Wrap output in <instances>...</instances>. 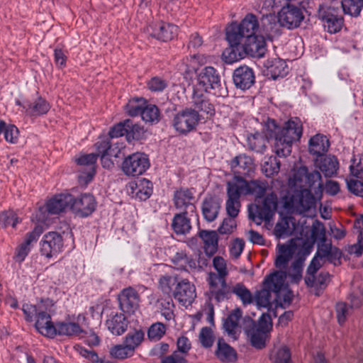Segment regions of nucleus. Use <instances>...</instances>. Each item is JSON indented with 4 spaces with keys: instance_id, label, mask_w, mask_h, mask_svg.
I'll list each match as a JSON object with an SVG mask.
<instances>
[{
    "instance_id": "1",
    "label": "nucleus",
    "mask_w": 363,
    "mask_h": 363,
    "mask_svg": "<svg viewBox=\"0 0 363 363\" xmlns=\"http://www.w3.org/2000/svg\"><path fill=\"white\" fill-rule=\"evenodd\" d=\"M298 241L300 239H291L286 244L277 245L278 254L274 264L279 269L272 271L262 281V286L271 290L276 296L281 308L288 306L292 301L293 294L286 281V272L283 269L286 268L289 262L297 252Z\"/></svg>"
},
{
    "instance_id": "2",
    "label": "nucleus",
    "mask_w": 363,
    "mask_h": 363,
    "mask_svg": "<svg viewBox=\"0 0 363 363\" xmlns=\"http://www.w3.org/2000/svg\"><path fill=\"white\" fill-rule=\"evenodd\" d=\"M204 93H211L217 96H225L226 89L221 86L220 76L211 66L204 67L198 75L197 84L194 89L192 103L199 111L212 115L214 109Z\"/></svg>"
},
{
    "instance_id": "3",
    "label": "nucleus",
    "mask_w": 363,
    "mask_h": 363,
    "mask_svg": "<svg viewBox=\"0 0 363 363\" xmlns=\"http://www.w3.org/2000/svg\"><path fill=\"white\" fill-rule=\"evenodd\" d=\"M267 128L269 136L274 139V152L280 157L291 154L293 144L299 140L303 133L301 122L297 118L287 121L281 126L277 125L274 120H269Z\"/></svg>"
},
{
    "instance_id": "4",
    "label": "nucleus",
    "mask_w": 363,
    "mask_h": 363,
    "mask_svg": "<svg viewBox=\"0 0 363 363\" xmlns=\"http://www.w3.org/2000/svg\"><path fill=\"white\" fill-rule=\"evenodd\" d=\"M272 15H266L262 19L261 25L258 18L253 13H247L241 21L231 23L226 28L225 35L232 37L233 40L242 41L260 33L272 37L278 33L277 25Z\"/></svg>"
},
{
    "instance_id": "5",
    "label": "nucleus",
    "mask_w": 363,
    "mask_h": 363,
    "mask_svg": "<svg viewBox=\"0 0 363 363\" xmlns=\"http://www.w3.org/2000/svg\"><path fill=\"white\" fill-rule=\"evenodd\" d=\"M54 303L52 301L47 299L41 301L37 305L25 304L23 306V311L26 315L28 321H32L33 318H36L35 328L43 335L48 337H54L56 335L55 327L50 315L45 310L51 311L48 307H52Z\"/></svg>"
},
{
    "instance_id": "6",
    "label": "nucleus",
    "mask_w": 363,
    "mask_h": 363,
    "mask_svg": "<svg viewBox=\"0 0 363 363\" xmlns=\"http://www.w3.org/2000/svg\"><path fill=\"white\" fill-rule=\"evenodd\" d=\"M278 206V198L276 194L269 191L266 194L262 204L248 206L249 218L257 225L263 221L270 225Z\"/></svg>"
},
{
    "instance_id": "7",
    "label": "nucleus",
    "mask_w": 363,
    "mask_h": 363,
    "mask_svg": "<svg viewBox=\"0 0 363 363\" xmlns=\"http://www.w3.org/2000/svg\"><path fill=\"white\" fill-rule=\"evenodd\" d=\"M281 6H264L269 10L280 8L277 13L278 22L281 26L289 29L299 26L303 19L301 4H285Z\"/></svg>"
},
{
    "instance_id": "8",
    "label": "nucleus",
    "mask_w": 363,
    "mask_h": 363,
    "mask_svg": "<svg viewBox=\"0 0 363 363\" xmlns=\"http://www.w3.org/2000/svg\"><path fill=\"white\" fill-rule=\"evenodd\" d=\"M242 196H254L256 199L262 198L269 192V186L267 182L259 179L247 181L242 177L234 176L231 180Z\"/></svg>"
},
{
    "instance_id": "9",
    "label": "nucleus",
    "mask_w": 363,
    "mask_h": 363,
    "mask_svg": "<svg viewBox=\"0 0 363 363\" xmlns=\"http://www.w3.org/2000/svg\"><path fill=\"white\" fill-rule=\"evenodd\" d=\"M72 195L69 194H60L48 199L45 203L39 207L40 219L45 220L50 215H57L64 212L68 207L70 208Z\"/></svg>"
},
{
    "instance_id": "10",
    "label": "nucleus",
    "mask_w": 363,
    "mask_h": 363,
    "mask_svg": "<svg viewBox=\"0 0 363 363\" xmlns=\"http://www.w3.org/2000/svg\"><path fill=\"white\" fill-rule=\"evenodd\" d=\"M226 277L225 276L216 274L213 272L208 274L206 280L208 284V291L207 295L209 301L215 299L219 303L225 298H228L231 291L226 283Z\"/></svg>"
},
{
    "instance_id": "11",
    "label": "nucleus",
    "mask_w": 363,
    "mask_h": 363,
    "mask_svg": "<svg viewBox=\"0 0 363 363\" xmlns=\"http://www.w3.org/2000/svg\"><path fill=\"white\" fill-rule=\"evenodd\" d=\"M150 167L147 157L141 152H135L126 157L121 163L122 172L128 177L143 174Z\"/></svg>"
},
{
    "instance_id": "12",
    "label": "nucleus",
    "mask_w": 363,
    "mask_h": 363,
    "mask_svg": "<svg viewBox=\"0 0 363 363\" xmlns=\"http://www.w3.org/2000/svg\"><path fill=\"white\" fill-rule=\"evenodd\" d=\"M200 117L198 112L191 108H186L175 114L173 126L181 134H186L196 128Z\"/></svg>"
},
{
    "instance_id": "13",
    "label": "nucleus",
    "mask_w": 363,
    "mask_h": 363,
    "mask_svg": "<svg viewBox=\"0 0 363 363\" xmlns=\"http://www.w3.org/2000/svg\"><path fill=\"white\" fill-rule=\"evenodd\" d=\"M264 34L260 33L255 36L240 41L245 56L260 58L267 52V44Z\"/></svg>"
},
{
    "instance_id": "14",
    "label": "nucleus",
    "mask_w": 363,
    "mask_h": 363,
    "mask_svg": "<svg viewBox=\"0 0 363 363\" xmlns=\"http://www.w3.org/2000/svg\"><path fill=\"white\" fill-rule=\"evenodd\" d=\"M96 201L94 196L84 194L77 198L72 196L70 203V209L77 216L86 217L91 215L96 209Z\"/></svg>"
},
{
    "instance_id": "15",
    "label": "nucleus",
    "mask_w": 363,
    "mask_h": 363,
    "mask_svg": "<svg viewBox=\"0 0 363 363\" xmlns=\"http://www.w3.org/2000/svg\"><path fill=\"white\" fill-rule=\"evenodd\" d=\"M267 327L264 329H256V323L250 318L244 319V330L250 339L251 345L257 349H262L266 345L267 335Z\"/></svg>"
},
{
    "instance_id": "16",
    "label": "nucleus",
    "mask_w": 363,
    "mask_h": 363,
    "mask_svg": "<svg viewBox=\"0 0 363 363\" xmlns=\"http://www.w3.org/2000/svg\"><path fill=\"white\" fill-rule=\"evenodd\" d=\"M147 30L152 36L162 41L172 40L178 33L177 26L164 22L152 23Z\"/></svg>"
},
{
    "instance_id": "17",
    "label": "nucleus",
    "mask_w": 363,
    "mask_h": 363,
    "mask_svg": "<svg viewBox=\"0 0 363 363\" xmlns=\"http://www.w3.org/2000/svg\"><path fill=\"white\" fill-rule=\"evenodd\" d=\"M226 213L230 217H238L241 208L240 197L242 196L232 181L227 183Z\"/></svg>"
},
{
    "instance_id": "18",
    "label": "nucleus",
    "mask_w": 363,
    "mask_h": 363,
    "mask_svg": "<svg viewBox=\"0 0 363 363\" xmlns=\"http://www.w3.org/2000/svg\"><path fill=\"white\" fill-rule=\"evenodd\" d=\"M119 305L126 313H133L139 308L140 296L132 287L124 289L118 294Z\"/></svg>"
},
{
    "instance_id": "19",
    "label": "nucleus",
    "mask_w": 363,
    "mask_h": 363,
    "mask_svg": "<svg viewBox=\"0 0 363 363\" xmlns=\"http://www.w3.org/2000/svg\"><path fill=\"white\" fill-rule=\"evenodd\" d=\"M174 297L182 306H190L196 297V288L187 280L179 281L174 292Z\"/></svg>"
},
{
    "instance_id": "20",
    "label": "nucleus",
    "mask_w": 363,
    "mask_h": 363,
    "mask_svg": "<svg viewBox=\"0 0 363 363\" xmlns=\"http://www.w3.org/2000/svg\"><path fill=\"white\" fill-rule=\"evenodd\" d=\"M43 232V227L36 225L31 232L26 235L24 241L16 250L14 259L16 262H22L25 259L30 251L32 244L37 242Z\"/></svg>"
},
{
    "instance_id": "21",
    "label": "nucleus",
    "mask_w": 363,
    "mask_h": 363,
    "mask_svg": "<svg viewBox=\"0 0 363 363\" xmlns=\"http://www.w3.org/2000/svg\"><path fill=\"white\" fill-rule=\"evenodd\" d=\"M230 167L235 176L249 177L255 170L253 159L245 154L234 157L230 162Z\"/></svg>"
},
{
    "instance_id": "22",
    "label": "nucleus",
    "mask_w": 363,
    "mask_h": 363,
    "mask_svg": "<svg viewBox=\"0 0 363 363\" xmlns=\"http://www.w3.org/2000/svg\"><path fill=\"white\" fill-rule=\"evenodd\" d=\"M62 247V236L56 232L48 233L41 241V252L47 257H51L57 254Z\"/></svg>"
},
{
    "instance_id": "23",
    "label": "nucleus",
    "mask_w": 363,
    "mask_h": 363,
    "mask_svg": "<svg viewBox=\"0 0 363 363\" xmlns=\"http://www.w3.org/2000/svg\"><path fill=\"white\" fill-rule=\"evenodd\" d=\"M193 193L188 189H180L174 193V201L177 209L181 211H188L191 216L196 213V206L193 203Z\"/></svg>"
},
{
    "instance_id": "24",
    "label": "nucleus",
    "mask_w": 363,
    "mask_h": 363,
    "mask_svg": "<svg viewBox=\"0 0 363 363\" xmlns=\"http://www.w3.org/2000/svg\"><path fill=\"white\" fill-rule=\"evenodd\" d=\"M292 207L300 213H304L315 208V199L308 189L298 191L291 199Z\"/></svg>"
},
{
    "instance_id": "25",
    "label": "nucleus",
    "mask_w": 363,
    "mask_h": 363,
    "mask_svg": "<svg viewBox=\"0 0 363 363\" xmlns=\"http://www.w3.org/2000/svg\"><path fill=\"white\" fill-rule=\"evenodd\" d=\"M97 158L98 155L90 153L82 155L75 159V162L79 166L88 168L86 173H81L79 177L82 182L86 184L93 179L95 174V163Z\"/></svg>"
},
{
    "instance_id": "26",
    "label": "nucleus",
    "mask_w": 363,
    "mask_h": 363,
    "mask_svg": "<svg viewBox=\"0 0 363 363\" xmlns=\"http://www.w3.org/2000/svg\"><path fill=\"white\" fill-rule=\"evenodd\" d=\"M315 166L325 177L335 176L339 169L337 159L333 155L318 157L314 161Z\"/></svg>"
},
{
    "instance_id": "27",
    "label": "nucleus",
    "mask_w": 363,
    "mask_h": 363,
    "mask_svg": "<svg viewBox=\"0 0 363 363\" xmlns=\"http://www.w3.org/2000/svg\"><path fill=\"white\" fill-rule=\"evenodd\" d=\"M226 39L230 46L225 48L223 52V60L227 64H232L243 59L245 56L240 42L235 40H233L232 37L228 35H226Z\"/></svg>"
},
{
    "instance_id": "28",
    "label": "nucleus",
    "mask_w": 363,
    "mask_h": 363,
    "mask_svg": "<svg viewBox=\"0 0 363 363\" xmlns=\"http://www.w3.org/2000/svg\"><path fill=\"white\" fill-rule=\"evenodd\" d=\"M190 217L189 212L186 211H181L174 216L171 225L176 235H185L189 233L192 228Z\"/></svg>"
},
{
    "instance_id": "29",
    "label": "nucleus",
    "mask_w": 363,
    "mask_h": 363,
    "mask_svg": "<svg viewBox=\"0 0 363 363\" xmlns=\"http://www.w3.org/2000/svg\"><path fill=\"white\" fill-rule=\"evenodd\" d=\"M235 86L241 89H247L255 82V75L252 69L246 66L237 68L233 74Z\"/></svg>"
},
{
    "instance_id": "30",
    "label": "nucleus",
    "mask_w": 363,
    "mask_h": 363,
    "mask_svg": "<svg viewBox=\"0 0 363 363\" xmlns=\"http://www.w3.org/2000/svg\"><path fill=\"white\" fill-rule=\"evenodd\" d=\"M341 252L338 248L332 246L330 242L327 240L318 244L317 257L320 259H326L335 265L340 264Z\"/></svg>"
},
{
    "instance_id": "31",
    "label": "nucleus",
    "mask_w": 363,
    "mask_h": 363,
    "mask_svg": "<svg viewBox=\"0 0 363 363\" xmlns=\"http://www.w3.org/2000/svg\"><path fill=\"white\" fill-rule=\"evenodd\" d=\"M242 317V311L235 308L228 315L223 323V328L228 336L233 340H237L240 333L239 320Z\"/></svg>"
},
{
    "instance_id": "32",
    "label": "nucleus",
    "mask_w": 363,
    "mask_h": 363,
    "mask_svg": "<svg viewBox=\"0 0 363 363\" xmlns=\"http://www.w3.org/2000/svg\"><path fill=\"white\" fill-rule=\"evenodd\" d=\"M215 355L218 360L224 363L235 362L238 354L235 350L227 344L223 339H218Z\"/></svg>"
},
{
    "instance_id": "33",
    "label": "nucleus",
    "mask_w": 363,
    "mask_h": 363,
    "mask_svg": "<svg viewBox=\"0 0 363 363\" xmlns=\"http://www.w3.org/2000/svg\"><path fill=\"white\" fill-rule=\"evenodd\" d=\"M129 188L133 196L140 200L147 199L152 193V184L146 179H141L137 182H130Z\"/></svg>"
},
{
    "instance_id": "34",
    "label": "nucleus",
    "mask_w": 363,
    "mask_h": 363,
    "mask_svg": "<svg viewBox=\"0 0 363 363\" xmlns=\"http://www.w3.org/2000/svg\"><path fill=\"white\" fill-rule=\"evenodd\" d=\"M199 236L203 242V250L206 255L212 257L218 250V236L214 230H202Z\"/></svg>"
},
{
    "instance_id": "35",
    "label": "nucleus",
    "mask_w": 363,
    "mask_h": 363,
    "mask_svg": "<svg viewBox=\"0 0 363 363\" xmlns=\"http://www.w3.org/2000/svg\"><path fill=\"white\" fill-rule=\"evenodd\" d=\"M212 57L202 54H194L184 57L182 64L185 67L184 72L186 74L196 72L199 67L211 61Z\"/></svg>"
},
{
    "instance_id": "36",
    "label": "nucleus",
    "mask_w": 363,
    "mask_h": 363,
    "mask_svg": "<svg viewBox=\"0 0 363 363\" xmlns=\"http://www.w3.org/2000/svg\"><path fill=\"white\" fill-rule=\"evenodd\" d=\"M329 146V140L325 135L316 134L309 140L308 151L311 155L321 157L328 150Z\"/></svg>"
},
{
    "instance_id": "37",
    "label": "nucleus",
    "mask_w": 363,
    "mask_h": 363,
    "mask_svg": "<svg viewBox=\"0 0 363 363\" xmlns=\"http://www.w3.org/2000/svg\"><path fill=\"white\" fill-rule=\"evenodd\" d=\"M272 294L271 290L262 286V289L258 291L255 296L257 306L267 308L280 307V304L276 300V296H272Z\"/></svg>"
},
{
    "instance_id": "38",
    "label": "nucleus",
    "mask_w": 363,
    "mask_h": 363,
    "mask_svg": "<svg viewBox=\"0 0 363 363\" xmlns=\"http://www.w3.org/2000/svg\"><path fill=\"white\" fill-rule=\"evenodd\" d=\"M295 228L294 219L291 217H282L275 225L273 234L277 238H284L292 234Z\"/></svg>"
},
{
    "instance_id": "39",
    "label": "nucleus",
    "mask_w": 363,
    "mask_h": 363,
    "mask_svg": "<svg viewBox=\"0 0 363 363\" xmlns=\"http://www.w3.org/2000/svg\"><path fill=\"white\" fill-rule=\"evenodd\" d=\"M106 325L113 335H120L126 330L128 323L123 313H116L110 315Z\"/></svg>"
},
{
    "instance_id": "40",
    "label": "nucleus",
    "mask_w": 363,
    "mask_h": 363,
    "mask_svg": "<svg viewBox=\"0 0 363 363\" xmlns=\"http://www.w3.org/2000/svg\"><path fill=\"white\" fill-rule=\"evenodd\" d=\"M220 203L216 198H206L202 206L203 215L206 220L211 222L214 220L219 213Z\"/></svg>"
},
{
    "instance_id": "41",
    "label": "nucleus",
    "mask_w": 363,
    "mask_h": 363,
    "mask_svg": "<svg viewBox=\"0 0 363 363\" xmlns=\"http://www.w3.org/2000/svg\"><path fill=\"white\" fill-rule=\"evenodd\" d=\"M171 261L174 265V268L179 270H186L189 268H196V262L190 258L184 250H179L176 252L171 257Z\"/></svg>"
},
{
    "instance_id": "42",
    "label": "nucleus",
    "mask_w": 363,
    "mask_h": 363,
    "mask_svg": "<svg viewBox=\"0 0 363 363\" xmlns=\"http://www.w3.org/2000/svg\"><path fill=\"white\" fill-rule=\"evenodd\" d=\"M51 106L44 98L39 96L30 104L26 109V113L30 116H40L48 113Z\"/></svg>"
},
{
    "instance_id": "43",
    "label": "nucleus",
    "mask_w": 363,
    "mask_h": 363,
    "mask_svg": "<svg viewBox=\"0 0 363 363\" xmlns=\"http://www.w3.org/2000/svg\"><path fill=\"white\" fill-rule=\"evenodd\" d=\"M127 124V140H139L145 138V130L143 126L138 123H134L130 119H126Z\"/></svg>"
},
{
    "instance_id": "44",
    "label": "nucleus",
    "mask_w": 363,
    "mask_h": 363,
    "mask_svg": "<svg viewBox=\"0 0 363 363\" xmlns=\"http://www.w3.org/2000/svg\"><path fill=\"white\" fill-rule=\"evenodd\" d=\"M339 2L337 0L325 1L320 5L318 9V16L320 18H330V16H338Z\"/></svg>"
},
{
    "instance_id": "45",
    "label": "nucleus",
    "mask_w": 363,
    "mask_h": 363,
    "mask_svg": "<svg viewBox=\"0 0 363 363\" xmlns=\"http://www.w3.org/2000/svg\"><path fill=\"white\" fill-rule=\"evenodd\" d=\"M4 133L5 140L11 144L18 142L19 130L18 128L12 124H6L5 121L0 120V135Z\"/></svg>"
},
{
    "instance_id": "46",
    "label": "nucleus",
    "mask_w": 363,
    "mask_h": 363,
    "mask_svg": "<svg viewBox=\"0 0 363 363\" xmlns=\"http://www.w3.org/2000/svg\"><path fill=\"white\" fill-rule=\"evenodd\" d=\"M143 121L150 124L156 123L160 121L159 108L153 104H146L140 113Z\"/></svg>"
},
{
    "instance_id": "47",
    "label": "nucleus",
    "mask_w": 363,
    "mask_h": 363,
    "mask_svg": "<svg viewBox=\"0 0 363 363\" xmlns=\"http://www.w3.org/2000/svg\"><path fill=\"white\" fill-rule=\"evenodd\" d=\"M147 102L143 98L131 99L125 106V111L130 116H137L140 115Z\"/></svg>"
},
{
    "instance_id": "48",
    "label": "nucleus",
    "mask_w": 363,
    "mask_h": 363,
    "mask_svg": "<svg viewBox=\"0 0 363 363\" xmlns=\"http://www.w3.org/2000/svg\"><path fill=\"white\" fill-rule=\"evenodd\" d=\"M341 5L345 14L357 17L363 8V0H342Z\"/></svg>"
},
{
    "instance_id": "49",
    "label": "nucleus",
    "mask_w": 363,
    "mask_h": 363,
    "mask_svg": "<svg viewBox=\"0 0 363 363\" xmlns=\"http://www.w3.org/2000/svg\"><path fill=\"white\" fill-rule=\"evenodd\" d=\"M21 220L13 210L4 211L0 213V228H6L9 225L16 228Z\"/></svg>"
},
{
    "instance_id": "50",
    "label": "nucleus",
    "mask_w": 363,
    "mask_h": 363,
    "mask_svg": "<svg viewBox=\"0 0 363 363\" xmlns=\"http://www.w3.org/2000/svg\"><path fill=\"white\" fill-rule=\"evenodd\" d=\"M56 335H76L82 333L80 326L74 323H60L55 327Z\"/></svg>"
},
{
    "instance_id": "51",
    "label": "nucleus",
    "mask_w": 363,
    "mask_h": 363,
    "mask_svg": "<svg viewBox=\"0 0 363 363\" xmlns=\"http://www.w3.org/2000/svg\"><path fill=\"white\" fill-rule=\"evenodd\" d=\"M270 359L274 363H291V352L286 346L274 349L272 351Z\"/></svg>"
},
{
    "instance_id": "52",
    "label": "nucleus",
    "mask_w": 363,
    "mask_h": 363,
    "mask_svg": "<svg viewBox=\"0 0 363 363\" xmlns=\"http://www.w3.org/2000/svg\"><path fill=\"white\" fill-rule=\"evenodd\" d=\"M287 66L286 62L279 58L274 59L268 67V71L273 79L283 77L286 74Z\"/></svg>"
},
{
    "instance_id": "53",
    "label": "nucleus",
    "mask_w": 363,
    "mask_h": 363,
    "mask_svg": "<svg viewBox=\"0 0 363 363\" xmlns=\"http://www.w3.org/2000/svg\"><path fill=\"white\" fill-rule=\"evenodd\" d=\"M144 339V333L142 330H135L129 333L125 337L123 343L127 345L132 352H135V349L141 344Z\"/></svg>"
},
{
    "instance_id": "54",
    "label": "nucleus",
    "mask_w": 363,
    "mask_h": 363,
    "mask_svg": "<svg viewBox=\"0 0 363 363\" xmlns=\"http://www.w3.org/2000/svg\"><path fill=\"white\" fill-rule=\"evenodd\" d=\"M324 26L330 33H335L340 30L343 25V18L341 16H330V18H321Z\"/></svg>"
},
{
    "instance_id": "55",
    "label": "nucleus",
    "mask_w": 363,
    "mask_h": 363,
    "mask_svg": "<svg viewBox=\"0 0 363 363\" xmlns=\"http://www.w3.org/2000/svg\"><path fill=\"white\" fill-rule=\"evenodd\" d=\"M159 303L160 306L161 313L164 318L167 320L174 319V304L171 297L168 296L164 298H161L159 301Z\"/></svg>"
},
{
    "instance_id": "56",
    "label": "nucleus",
    "mask_w": 363,
    "mask_h": 363,
    "mask_svg": "<svg viewBox=\"0 0 363 363\" xmlns=\"http://www.w3.org/2000/svg\"><path fill=\"white\" fill-rule=\"evenodd\" d=\"M330 279L329 274L327 272H321L318 276L310 275L306 276L305 278V282L308 286L320 287L325 285Z\"/></svg>"
},
{
    "instance_id": "57",
    "label": "nucleus",
    "mask_w": 363,
    "mask_h": 363,
    "mask_svg": "<svg viewBox=\"0 0 363 363\" xmlns=\"http://www.w3.org/2000/svg\"><path fill=\"white\" fill-rule=\"evenodd\" d=\"M133 352L124 343L112 347L110 350V354L113 358L123 359L133 356Z\"/></svg>"
},
{
    "instance_id": "58",
    "label": "nucleus",
    "mask_w": 363,
    "mask_h": 363,
    "mask_svg": "<svg viewBox=\"0 0 363 363\" xmlns=\"http://www.w3.org/2000/svg\"><path fill=\"white\" fill-rule=\"evenodd\" d=\"M167 86V80L158 76L150 78L147 82V89L152 92L163 91Z\"/></svg>"
},
{
    "instance_id": "59",
    "label": "nucleus",
    "mask_w": 363,
    "mask_h": 363,
    "mask_svg": "<svg viewBox=\"0 0 363 363\" xmlns=\"http://www.w3.org/2000/svg\"><path fill=\"white\" fill-rule=\"evenodd\" d=\"M250 147L257 152H262L266 149V140L259 133L252 135L247 138Z\"/></svg>"
},
{
    "instance_id": "60",
    "label": "nucleus",
    "mask_w": 363,
    "mask_h": 363,
    "mask_svg": "<svg viewBox=\"0 0 363 363\" xmlns=\"http://www.w3.org/2000/svg\"><path fill=\"white\" fill-rule=\"evenodd\" d=\"M233 293L236 294L244 304H250L253 301V296L251 292L242 284H236L233 290Z\"/></svg>"
},
{
    "instance_id": "61",
    "label": "nucleus",
    "mask_w": 363,
    "mask_h": 363,
    "mask_svg": "<svg viewBox=\"0 0 363 363\" xmlns=\"http://www.w3.org/2000/svg\"><path fill=\"white\" fill-rule=\"evenodd\" d=\"M280 169V162L274 157H270L266 161L262 167V171L267 177H271L279 172Z\"/></svg>"
},
{
    "instance_id": "62",
    "label": "nucleus",
    "mask_w": 363,
    "mask_h": 363,
    "mask_svg": "<svg viewBox=\"0 0 363 363\" xmlns=\"http://www.w3.org/2000/svg\"><path fill=\"white\" fill-rule=\"evenodd\" d=\"M350 176L363 179V159L360 157H354L350 166Z\"/></svg>"
},
{
    "instance_id": "63",
    "label": "nucleus",
    "mask_w": 363,
    "mask_h": 363,
    "mask_svg": "<svg viewBox=\"0 0 363 363\" xmlns=\"http://www.w3.org/2000/svg\"><path fill=\"white\" fill-rule=\"evenodd\" d=\"M166 327L160 322L152 324L147 332V336L150 340H159L165 334Z\"/></svg>"
},
{
    "instance_id": "64",
    "label": "nucleus",
    "mask_w": 363,
    "mask_h": 363,
    "mask_svg": "<svg viewBox=\"0 0 363 363\" xmlns=\"http://www.w3.org/2000/svg\"><path fill=\"white\" fill-rule=\"evenodd\" d=\"M199 340L203 347H211L214 342V335L211 328L208 327L202 328L199 333Z\"/></svg>"
}]
</instances>
